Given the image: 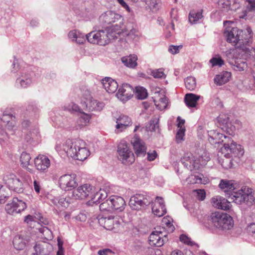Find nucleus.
Wrapping results in <instances>:
<instances>
[{"label": "nucleus", "mask_w": 255, "mask_h": 255, "mask_svg": "<svg viewBox=\"0 0 255 255\" xmlns=\"http://www.w3.org/2000/svg\"><path fill=\"white\" fill-rule=\"evenodd\" d=\"M211 139L215 140V144L223 143V146L221 150L225 153V156H242L244 153V149L240 144H237L231 139L229 136H226L222 133L214 132Z\"/></svg>", "instance_id": "nucleus-1"}, {"label": "nucleus", "mask_w": 255, "mask_h": 255, "mask_svg": "<svg viewBox=\"0 0 255 255\" xmlns=\"http://www.w3.org/2000/svg\"><path fill=\"white\" fill-rule=\"evenodd\" d=\"M63 149L68 156L81 161L84 160L90 155L86 143L81 139L67 140L63 145Z\"/></svg>", "instance_id": "nucleus-2"}, {"label": "nucleus", "mask_w": 255, "mask_h": 255, "mask_svg": "<svg viewBox=\"0 0 255 255\" xmlns=\"http://www.w3.org/2000/svg\"><path fill=\"white\" fill-rule=\"evenodd\" d=\"M209 222L212 227L219 231L230 230L234 226V221L231 216L219 211L210 214Z\"/></svg>", "instance_id": "nucleus-3"}, {"label": "nucleus", "mask_w": 255, "mask_h": 255, "mask_svg": "<svg viewBox=\"0 0 255 255\" xmlns=\"http://www.w3.org/2000/svg\"><path fill=\"white\" fill-rule=\"evenodd\" d=\"M210 159L209 153L203 152L198 156H194L191 153H185L181 159L182 164L190 171L198 169L206 164Z\"/></svg>", "instance_id": "nucleus-4"}, {"label": "nucleus", "mask_w": 255, "mask_h": 255, "mask_svg": "<svg viewBox=\"0 0 255 255\" xmlns=\"http://www.w3.org/2000/svg\"><path fill=\"white\" fill-rule=\"evenodd\" d=\"M118 158L123 163L131 164L135 160L134 155L129 145L126 141H121L118 145Z\"/></svg>", "instance_id": "nucleus-5"}, {"label": "nucleus", "mask_w": 255, "mask_h": 255, "mask_svg": "<svg viewBox=\"0 0 255 255\" xmlns=\"http://www.w3.org/2000/svg\"><path fill=\"white\" fill-rule=\"evenodd\" d=\"M110 36L107 31L102 29L93 31L87 34L86 39L91 43L104 46L110 42Z\"/></svg>", "instance_id": "nucleus-6"}, {"label": "nucleus", "mask_w": 255, "mask_h": 255, "mask_svg": "<svg viewBox=\"0 0 255 255\" xmlns=\"http://www.w3.org/2000/svg\"><path fill=\"white\" fill-rule=\"evenodd\" d=\"M30 178L29 175H25L24 179ZM24 177L19 178L13 174L7 175L4 177V181L8 188L18 193H22L24 191Z\"/></svg>", "instance_id": "nucleus-7"}, {"label": "nucleus", "mask_w": 255, "mask_h": 255, "mask_svg": "<svg viewBox=\"0 0 255 255\" xmlns=\"http://www.w3.org/2000/svg\"><path fill=\"white\" fill-rule=\"evenodd\" d=\"M243 31L237 27H228L224 32L225 36L227 41L236 46L238 44L239 46L245 45L244 40L242 38Z\"/></svg>", "instance_id": "nucleus-8"}, {"label": "nucleus", "mask_w": 255, "mask_h": 255, "mask_svg": "<svg viewBox=\"0 0 255 255\" xmlns=\"http://www.w3.org/2000/svg\"><path fill=\"white\" fill-rule=\"evenodd\" d=\"M95 188L89 184H84L78 187L73 191V197L76 199L89 198L92 200Z\"/></svg>", "instance_id": "nucleus-9"}, {"label": "nucleus", "mask_w": 255, "mask_h": 255, "mask_svg": "<svg viewBox=\"0 0 255 255\" xmlns=\"http://www.w3.org/2000/svg\"><path fill=\"white\" fill-rule=\"evenodd\" d=\"M149 237V242L151 246L160 247L167 242V235L163 234V232L161 230L160 227L155 229Z\"/></svg>", "instance_id": "nucleus-10"}, {"label": "nucleus", "mask_w": 255, "mask_h": 255, "mask_svg": "<svg viewBox=\"0 0 255 255\" xmlns=\"http://www.w3.org/2000/svg\"><path fill=\"white\" fill-rule=\"evenodd\" d=\"M60 187L64 190H70L77 186L75 174H64L60 177L58 181Z\"/></svg>", "instance_id": "nucleus-11"}, {"label": "nucleus", "mask_w": 255, "mask_h": 255, "mask_svg": "<svg viewBox=\"0 0 255 255\" xmlns=\"http://www.w3.org/2000/svg\"><path fill=\"white\" fill-rule=\"evenodd\" d=\"M252 193V188L247 186H243L236 191H233L231 198L236 204H241L248 199L249 196Z\"/></svg>", "instance_id": "nucleus-12"}, {"label": "nucleus", "mask_w": 255, "mask_h": 255, "mask_svg": "<svg viewBox=\"0 0 255 255\" xmlns=\"http://www.w3.org/2000/svg\"><path fill=\"white\" fill-rule=\"evenodd\" d=\"M26 208V205L25 202L17 198H13L11 203L6 205L5 210L8 214L14 215L21 212Z\"/></svg>", "instance_id": "nucleus-13"}, {"label": "nucleus", "mask_w": 255, "mask_h": 255, "mask_svg": "<svg viewBox=\"0 0 255 255\" xmlns=\"http://www.w3.org/2000/svg\"><path fill=\"white\" fill-rule=\"evenodd\" d=\"M100 22L104 25L112 24L119 21H123L122 16L113 11H108L103 13L99 18Z\"/></svg>", "instance_id": "nucleus-14"}, {"label": "nucleus", "mask_w": 255, "mask_h": 255, "mask_svg": "<svg viewBox=\"0 0 255 255\" xmlns=\"http://www.w3.org/2000/svg\"><path fill=\"white\" fill-rule=\"evenodd\" d=\"M131 143L137 156H145L146 154V147L144 142L137 135L135 134L132 138Z\"/></svg>", "instance_id": "nucleus-15"}, {"label": "nucleus", "mask_w": 255, "mask_h": 255, "mask_svg": "<svg viewBox=\"0 0 255 255\" xmlns=\"http://www.w3.org/2000/svg\"><path fill=\"white\" fill-rule=\"evenodd\" d=\"M34 163L36 169L40 172H46L50 167L51 162L46 155L39 154L34 158Z\"/></svg>", "instance_id": "nucleus-16"}, {"label": "nucleus", "mask_w": 255, "mask_h": 255, "mask_svg": "<svg viewBox=\"0 0 255 255\" xmlns=\"http://www.w3.org/2000/svg\"><path fill=\"white\" fill-rule=\"evenodd\" d=\"M147 203L146 198L144 195L136 194L130 198L129 205L133 209L138 210L144 207Z\"/></svg>", "instance_id": "nucleus-17"}, {"label": "nucleus", "mask_w": 255, "mask_h": 255, "mask_svg": "<svg viewBox=\"0 0 255 255\" xmlns=\"http://www.w3.org/2000/svg\"><path fill=\"white\" fill-rule=\"evenodd\" d=\"M132 92L131 87L128 84H124L119 88L117 96L121 101L125 102L132 97Z\"/></svg>", "instance_id": "nucleus-18"}, {"label": "nucleus", "mask_w": 255, "mask_h": 255, "mask_svg": "<svg viewBox=\"0 0 255 255\" xmlns=\"http://www.w3.org/2000/svg\"><path fill=\"white\" fill-rule=\"evenodd\" d=\"M115 131L119 133L124 131L132 125L131 119L128 116L122 115L117 119Z\"/></svg>", "instance_id": "nucleus-19"}, {"label": "nucleus", "mask_w": 255, "mask_h": 255, "mask_svg": "<svg viewBox=\"0 0 255 255\" xmlns=\"http://www.w3.org/2000/svg\"><path fill=\"white\" fill-rule=\"evenodd\" d=\"M212 205L216 208L223 210H228L231 208V203L225 198L217 196L211 199Z\"/></svg>", "instance_id": "nucleus-20"}, {"label": "nucleus", "mask_w": 255, "mask_h": 255, "mask_svg": "<svg viewBox=\"0 0 255 255\" xmlns=\"http://www.w3.org/2000/svg\"><path fill=\"white\" fill-rule=\"evenodd\" d=\"M152 211L155 215L159 217L163 216L166 213V209L162 198H156L153 204Z\"/></svg>", "instance_id": "nucleus-21"}, {"label": "nucleus", "mask_w": 255, "mask_h": 255, "mask_svg": "<svg viewBox=\"0 0 255 255\" xmlns=\"http://www.w3.org/2000/svg\"><path fill=\"white\" fill-rule=\"evenodd\" d=\"M30 241L29 235L21 234L16 235L13 240V244L14 248L17 250H21L24 248L25 245Z\"/></svg>", "instance_id": "nucleus-22"}, {"label": "nucleus", "mask_w": 255, "mask_h": 255, "mask_svg": "<svg viewBox=\"0 0 255 255\" xmlns=\"http://www.w3.org/2000/svg\"><path fill=\"white\" fill-rule=\"evenodd\" d=\"M153 99L155 105L159 110H163L166 109L168 100L163 92H155Z\"/></svg>", "instance_id": "nucleus-23"}, {"label": "nucleus", "mask_w": 255, "mask_h": 255, "mask_svg": "<svg viewBox=\"0 0 255 255\" xmlns=\"http://www.w3.org/2000/svg\"><path fill=\"white\" fill-rule=\"evenodd\" d=\"M83 106H85L86 110L89 111H101L105 107V104L93 98L91 100L86 102Z\"/></svg>", "instance_id": "nucleus-24"}, {"label": "nucleus", "mask_w": 255, "mask_h": 255, "mask_svg": "<svg viewBox=\"0 0 255 255\" xmlns=\"http://www.w3.org/2000/svg\"><path fill=\"white\" fill-rule=\"evenodd\" d=\"M102 83L104 88L109 93H114L118 87L117 82L110 77H105L102 80Z\"/></svg>", "instance_id": "nucleus-25"}, {"label": "nucleus", "mask_w": 255, "mask_h": 255, "mask_svg": "<svg viewBox=\"0 0 255 255\" xmlns=\"http://www.w3.org/2000/svg\"><path fill=\"white\" fill-rule=\"evenodd\" d=\"M231 73L228 71H223L215 76L214 83L219 86L223 85L228 82L231 78Z\"/></svg>", "instance_id": "nucleus-26"}, {"label": "nucleus", "mask_w": 255, "mask_h": 255, "mask_svg": "<svg viewBox=\"0 0 255 255\" xmlns=\"http://www.w3.org/2000/svg\"><path fill=\"white\" fill-rule=\"evenodd\" d=\"M110 204L112 205L113 210L123 211L126 205L124 199L120 196H112L110 197Z\"/></svg>", "instance_id": "nucleus-27"}, {"label": "nucleus", "mask_w": 255, "mask_h": 255, "mask_svg": "<svg viewBox=\"0 0 255 255\" xmlns=\"http://www.w3.org/2000/svg\"><path fill=\"white\" fill-rule=\"evenodd\" d=\"M97 219L99 224L105 229L108 230H112L114 228V221L113 216L103 217L99 216Z\"/></svg>", "instance_id": "nucleus-28"}, {"label": "nucleus", "mask_w": 255, "mask_h": 255, "mask_svg": "<svg viewBox=\"0 0 255 255\" xmlns=\"http://www.w3.org/2000/svg\"><path fill=\"white\" fill-rule=\"evenodd\" d=\"M237 184L234 180L222 179L219 184V188L225 192L234 191L237 188Z\"/></svg>", "instance_id": "nucleus-29"}, {"label": "nucleus", "mask_w": 255, "mask_h": 255, "mask_svg": "<svg viewBox=\"0 0 255 255\" xmlns=\"http://www.w3.org/2000/svg\"><path fill=\"white\" fill-rule=\"evenodd\" d=\"M80 113L81 115L76 122V128L77 129L81 128L87 126L89 123L91 119V115L86 114L82 111Z\"/></svg>", "instance_id": "nucleus-30"}, {"label": "nucleus", "mask_w": 255, "mask_h": 255, "mask_svg": "<svg viewBox=\"0 0 255 255\" xmlns=\"http://www.w3.org/2000/svg\"><path fill=\"white\" fill-rule=\"evenodd\" d=\"M107 195L104 191L101 189L99 191H94L93 195L92 196V200L88 202V204L91 205L98 204L106 197Z\"/></svg>", "instance_id": "nucleus-31"}, {"label": "nucleus", "mask_w": 255, "mask_h": 255, "mask_svg": "<svg viewBox=\"0 0 255 255\" xmlns=\"http://www.w3.org/2000/svg\"><path fill=\"white\" fill-rule=\"evenodd\" d=\"M31 157L29 153L22 152L20 157L21 165L30 172H32L33 170L28 167L30 165Z\"/></svg>", "instance_id": "nucleus-32"}, {"label": "nucleus", "mask_w": 255, "mask_h": 255, "mask_svg": "<svg viewBox=\"0 0 255 255\" xmlns=\"http://www.w3.org/2000/svg\"><path fill=\"white\" fill-rule=\"evenodd\" d=\"M200 98V96L192 93L186 94L185 96L184 101L188 107H195L197 102Z\"/></svg>", "instance_id": "nucleus-33"}, {"label": "nucleus", "mask_w": 255, "mask_h": 255, "mask_svg": "<svg viewBox=\"0 0 255 255\" xmlns=\"http://www.w3.org/2000/svg\"><path fill=\"white\" fill-rule=\"evenodd\" d=\"M32 83V80L30 75L29 74H22L20 77L16 80V83L19 84L21 88H27Z\"/></svg>", "instance_id": "nucleus-34"}, {"label": "nucleus", "mask_w": 255, "mask_h": 255, "mask_svg": "<svg viewBox=\"0 0 255 255\" xmlns=\"http://www.w3.org/2000/svg\"><path fill=\"white\" fill-rule=\"evenodd\" d=\"M122 62L126 66L129 68H135L137 66V57L135 55H130L122 58Z\"/></svg>", "instance_id": "nucleus-35"}, {"label": "nucleus", "mask_w": 255, "mask_h": 255, "mask_svg": "<svg viewBox=\"0 0 255 255\" xmlns=\"http://www.w3.org/2000/svg\"><path fill=\"white\" fill-rule=\"evenodd\" d=\"M81 101V104L82 106L86 104V102L90 101L93 99L91 96V92L90 90L85 86H83L80 88Z\"/></svg>", "instance_id": "nucleus-36"}, {"label": "nucleus", "mask_w": 255, "mask_h": 255, "mask_svg": "<svg viewBox=\"0 0 255 255\" xmlns=\"http://www.w3.org/2000/svg\"><path fill=\"white\" fill-rule=\"evenodd\" d=\"M48 245L45 243L36 244L34 246L35 252L33 255H47L49 252L47 251Z\"/></svg>", "instance_id": "nucleus-37"}, {"label": "nucleus", "mask_w": 255, "mask_h": 255, "mask_svg": "<svg viewBox=\"0 0 255 255\" xmlns=\"http://www.w3.org/2000/svg\"><path fill=\"white\" fill-rule=\"evenodd\" d=\"M129 28V27L128 26V31L127 32L125 33L127 35V40L131 41L137 40L141 36V34L139 31L136 29L133 28L128 30Z\"/></svg>", "instance_id": "nucleus-38"}, {"label": "nucleus", "mask_w": 255, "mask_h": 255, "mask_svg": "<svg viewBox=\"0 0 255 255\" xmlns=\"http://www.w3.org/2000/svg\"><path fill=\"white\" fill-rule=\"evenodd\" d=\"M118 22L119 24L116 23L113 25L112 31L119 35L127 32L128 31V26H126L124 24L123 21H119Z\"/></svg>", "instance_id": "nucleus-39"}, {"label": "nucleus", "mask_w": 255, "mask_h": 255, "mask_svg": "<svg viewBox=\"0 0 255 255\" xmlns=\"http://www.w3.org/2000/svg\"><path fill=\"white\" fill-rule=\"evenodd\" d=\"M233 68L238 71H243L247 68V64L244 60L238 59L234 61V63H232Z\"/></svg>", "instance_id": "nucleus-40"}, {"label": "nucleus", "mask_w": 255, "mask_h": 255, "mask_svg": "<svg viewBox=\"0 0 255 255\" xmlns=\"http://www.w3.org/2000/svg\"><path fill=\"white\" fill-rule=\"evenodd\" d=\"M162 225L164 226V227L160 228L161 230L163 231L166 229L168 232L172 233L174 230L175 228L172 224L170 219L168 218H163L162 220Z\"/></svg>", "instance_id": "nucleus-41"}, {"label": "nucleus", "mask_w": 255, "mask_h": 255, "mask_svg": "<svg viewBox=\"0 0 255 255\" xmlns=\"http://www.w3.org/2000/svg\"><path fill=\"white\" fill-rule=\"evenodd\" d=\"M185 85L189 90H194L196 87V82L195 78L188 77L185 80Z\"/></svg>", "instance_id": "nucleus-42"}, {"label": "nucleus", "mask_w": 255, "mask_h": 255, "mask_svg": "<svg viewBox=\"0 0 255 255\" xmlns=\"http://www.w3.org/2000/svg\"><path fill=\"white\" fill-rule=\"evenodd\" d=\"M209 62L211 64L212 67H221L224 64V60L219 55H216L210 60Z\"/></svg>", "instance_id": "nucleus-43"}, {"label": "nucleus", "mask_w": 255, "mask_h": 255, "mask_svg": "<svg viewBox=\"0 0 255 255\" xmlns=\"http://www.w3.org/2000/svg\"><path fill=\"white\" fill-rule=\"evenodd\" d=\"M39 231L42 235V237L47 240L53 238L52 233L47 227H43L39 229Z\"/></svg>", "instance_id": "nucleus-44"}, {"label": "nucleus", "mask_w": 255, "mask_h": 255, "mask_svg": "<svg viewBox=\"0 0 255 255\" xmlns=\"http://www.w3.org/2000/svg\"><path fill=\"white\" fill-rule=\"evenodd\" d=\"M135 95L138 99L143 100L147 97L146 90L142 87H137L136 88Z\"/></svg>", "instance_id": "nucleus-45"}, {"label": "nucleus", "mask_w": 255, "mask_h": 255, "mask_svg": "<svg viewBox=\"0 0 255 255\" xmlns=\"http://www.w3.org/2000/svg\"><path fill=\"white\" fill-rule=\"evenodd\" d=\"M202 16V13L200 12L191 11L189 14V21L191 23H195Z\"/></svg>", "instance_id": "nucleus-46"}, {"label": "nucleus", "mask_w": 255, "mask_h": 255, "mask_svg": "<svg viewBox=\"0 0 255 255\" xmlns=\"http://www.w3.org/2000/svg\"><path fill=\"white\" fill-rule=\"evenodd\" d=\"M110 198L102 203L100 205V209L101 211H112L113 210L112 205L110 204Z\"/></svg>", "instance_id": "nucleus-47"}, {"label": "nucleus", "mask_w": 255, "mask_h": 255, "mask_svg": "<svg viewBox=\"0 0 255 255\" xmlns=\"http://www.w3.org/2000/svg\"><path fill=\"white\" fill-rule=\"evenodd\" d=\"M64 110L70 112H81V109L79 106L74 103L71 102L64 107Z\"/></svg>", "instance_id": "nucleus-48"}, {"label": "nucleus", "mask_w": 255, "mask_h": 255, "mask_svg": "<svg viewBox=\"0 0 255 255\" xmlns=\"http://www.w3.org/2000/svg\"><path fill=\"white\" fill-rule=\"evenodd\" d=\"M187 181L188 183L191 184H194L196 183H202V177L198 175H191L187 179Z\"/></svg>", "instance_id": "nucleus-49"}, {"label": "nucleus", "mask_w": 255, "mask_h": 255, "mask_svg": "<svg viewBox=\"0 0 255 255\" xmlns=\"http://www.w3.org/2000/svg\"><path fill=\"white\" fill-rule=\"evenodd\" d=\"M217 120L219 123L223 125H227L228 126V125L229 124L230 119L228 116L226 114H220L218 117Z\"/></svg>", "instance_id": "nucleus-50"}, {"label": "nucleus", "mask_w": 255, "mask_h": 255, "mask_svg": "<svg viewBox=\"0 0 255 255\" xmlns=\"http://www.w3.org/2000/svg\"><path fill=\"white\" fill-rule=\"evenodd\" d=\"M5 128L9 132H11V134H13L14 131L17 129L15 120L10 121V122L7 123L5 125Z\"/></svg>", "instance_id": "nucleus-51"}, {"label": "nucleus", "mask_w": 255, "mask_h": 255, "mask_svg": "<svg viewBox=\"0 0 255 255\" xmlns=\"http://www.w3.org/2000/svg\"><path fill=\"white\" fill-rule=\"evenodd\" d=\"M185 128H179L176 135V141L177 143H180L184 140L185 135Z\"/></svg>", "instance_id": "nucleus-52"}, {"label": "nucleus", "mask_w": 255, "mask_h": 255, "mask_svg": "<svg viewBox=\"0 0 255 255\" xmlns=\"http://www.w3.org/2000/svg\"><path fill=\"white\" fill-rule=\"evenodd\" d=\"M246 32L248 34L247 37L243 38V39L244 40L245 45H249L252 42L253 33L250 27L247 28Z\"/></svg>", "instance_id": "nucleus-53"}, {"label": "nucleus", "mask_w": 255, "mask_h": 255, "mask_svg": "<svg viewBox=\"0 0 255 255\" xmlns=\"http://www.w3.org/2000/svg\"><path fill=\"white\" fill-rule=\"evenodd\" d=\"M33 189L36 194H40L43 190L40 181L34 179L33 181Z\"/></svg>", "instance_id": "nucleus-54"}, {"label": "nucleus", "mask_w": 255, "mask_h": 255, "mask_svg": "<svg viewBox=\"0 0 255 255\" xmlns=\"http://www.w3.org/2000/svg\"><path fill=\"white\" fill-rule=\"evenodd\" d=\"M230 156H226L225 158L223 159L222 163L221 165L222 167L225 169L230 168L233 166V163L231 159H230L229 157Z\"/></svg>", "instance_id": "nucleus-55"}, {"label": "nucleus", "mask_w": 255, "mask_h": 255, "mask_svg": "<svg viewBox=\"0 0 255 255\" xmlns=\"http://www.w3.org/2000/svg\"><path fill=\"white\" fill-rule=\"evenodd\" d=\"M196 194V198L200 201H203L205 199L206 192L203 189H197L194 191Z\"/></svg>", "instance_id": "nucleus-56"}, {"label": "nucleus", "mask_w": 255, "mask_h": 255, "mask_svg": "<svg viewBox=\"0 0 255 255\" xmlns=\"http://www.w3.org/2000/svg\"><path fill=\"white\" fill-rule=\"evenodd\" d=\"M180 240L181 242L189 246H192L194 243L191 241V239L185 235H181L180 236Z\"/></svg>", "instance_id": "nucleus-57"}, {"label": "nucleus", "mask_w": 255, "mask_h": 255, "mask_svg": "<svg viewBox=\"0 0 255 255\" xmlns=\"http://www.w3.org/2000/svg\"><path fill=\"white\" fill-rule=\"evenodd\" d=\"M15 117L12 115L4 113L2 115L1 120L3 122L6 123L7 124L8 122H10V121L15 120Z\"/></svg>", "instance_id": "nucleus-58"}, {"label": "nucleus", "mask_w": 255, "mask_h": 255, "mask_svg": "<svg viewBox=\"0 0 255 255\" xmlns=\"http://www.w3.org/2000/svg\"><path fill=\"white\" fill-rule=\"evenodd\" d=\"M151 75L155 78H162L165 77V74L162 69H159L158 70L153 71Z\"/></svg>", "instance_id": "nucleus-59"}, {"label": "nucleus", "mask_w": 255, "mask_h": 255, "mask_svg": "<svg viewBox=\"0 0 255 255\" xmlns=\"http://www.w3.org/2000/svg\"><path fill=\"white\" fill-rule=\"evenodd\" d=\"M218 4L221 8L228 9L230 8L231 2L230 0H219Z\"/></svg>", "instance_id": "nucleus-60"}, {"label": "nucleus", "mask_w": 255, "mask_h": 255, "mask_svg": "<svg viewBox=\"0 0 255 255\" xmlns=\"http://www.w3.org/2000/svg\"><path fill=\"white\" fill-rule=\"evenodd\" d=\"M56 205L58 207H63L66 208L68 206V203L66 201L64 198H60L58 200L57 203H55Z\"/></svg>", "instance_id": "nucleus-61"}, {"label": "nucleus", "mask_w": 255, "mask_h": 255, "mask_svg": "<svg viewBox=\"0 0 255 255\" xmlns=\"http://www.w3.org/2000/svg\"><path fill=\"white\" fill-rule=\"evenodd\" d=\"M79 35V31L76 30H72L69 32L68 34L69 37L73 41H75L77 39V36Z\"/></svg>", "instance_id": "nucleus-62"}, {"label": "nucleus", "mask_w": 255, "mask_h": 255, "mask_svg": "<svg viewBox=\"0 0 255 255\" xmlns=\"http://www.w3.org/2000/svg\"><path fill=\"white\" fill-rule=\"evenodd\" d=\"M147 154V160L150 161L154 160L157 156V153L155 150H153L151 152H148Z\"/></svg>", "instance_id": "nucleus-63"}, {"label": "nucleus", "mask_w": 255, "mask_h": 255, "mask_svg": "<svg viewBox=\"0 0 255 255\" xmlns=\"http://www.w3.org/2000/svg\"><path fill=\"white\" fill-rule=\"evenodd\" d=\"M247 230L249 234L255 236V223H251L248 226Z\"/></svg>", "instance_id": "nucleus-64"}]
</instances>
